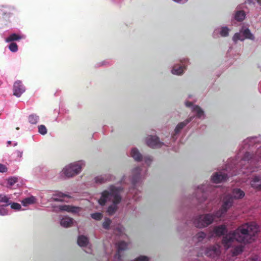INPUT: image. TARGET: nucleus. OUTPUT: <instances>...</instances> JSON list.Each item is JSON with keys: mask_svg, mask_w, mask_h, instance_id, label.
I'll return each mask as SVG.
<instances>
[{"mask_svg": "<svg viewBox=\"0 0 261 261\" xmlns=\"http://www.w3.org/2000/svg\"><path fill=\"white\" fill-rule=\"evenodd\" d=\"M9 199L10 198L6 195L0 194V202L5 203V206L10 205Z\"/></svg>", "mask_w": 261, "mask_h": 261, "instance_id": "obj_30", "label": "nucleus"}, {"mask_svg": "<svg viewBox=\"0 0 261 261\" xmlns=\"http://www.w3.org/2000/svg\"><path fill=\"white\" fill-rule=\"evenodd\" d=\"M147 145L151 148H158L162 145V143L159 141L156 136H150L146 139Z\"/></svg>", "mask_w": 261, "mask_h": 261, "instance_id": "obj_6", "label": "nucleus"}, {"mask_svg": "<svg viewBox=\"0 0 261 261\" xmlns=\"http://www.w3.org/2000/svg\"><path fill=\"white\" fill-rule=\"evenodd\" d=\"M192 117H191L189 119L178 123L175 128V133L176 134H178L181 130V129L184 128V127H185L192 120Z\"/></svg>", "mask_w": 261, "mask_h": 261, "instance_id": "obj_17", "label": "nucleus"}, {"mask_svg": "<svg viewBox=\"0 0 261 261\" xmlns=\"http://www.w3.org/2000/svg\"><path fill=\"white\" fill-rule=\"evenodd\" d=\"M112 178V176L110 175H105V176H97L95 178V182L96 183L102 184L104 183L107 181L111 180Z\"/></svg>", "mask_w": 261, "mask_h": 261, "instance_id": "obj_22", "label": "nucleus"}, {"mask_svg": "<svg viewBox=\"0 0 261 261\" xmlns=\"http://www.w3.org/2000/svg\"><path fill=\"white\" fill-rule=\"evenodd\" d=\"M204 253L208 257H218L221 254L220 246L218 244L210 246L205 249Z\"/></svg>", "mask_w": 261, "mask_h": 261, "instance_id": "obj_4", "label": "nucleus"}, {"mask_svg": "<svg viewBox=\"0 0 261 261\" xmlns=\"http://www.w3.org/2000/svg\"><path fill=\"white\" fill-rule=\"evenodd\" d=\"M9 48L12 52H16L18 50V46L16 43H11L9 46Z\"/></svg>", "mask_w": 261, "mask_h": 261, "instance_id": "obj_38", "label": "nucleus"}, {"mask_svg": "<svg viewBox=\"0 0 261 261\" xmlns=\"http://www.w3.org/2000/svg\"><path fill=\"white\" fill-rule=\"evenodd\" d=\"M38 132L41 135H44L47 133V129L45 125H40L38 126Z\"/></svg>", "mask_w": 261, "mask_h": 261, "instance_id": "obj_37", "label": "nucleus"}, {"mask_svg": "<svg viewBox=\"0 0 261 261\" xmlns=\"http://www.w3.org/2000/svg\"><path fill=\"white\" fill-rule=\"evenodd\" d=\"M39 117L36 114H31L29 117V121L33 124H35L37 123Z\"/></svg>", "mask_w": 261, "mask_h": 261, "instance_id": "obj_29", "label": "nucleus"}, {"mask_svg": "<svg viewBox=\"0 0 261 261\" xmlns=\"http://www.w3.org/2000/svg\"><path fill=\"white\" fill-rule=\"evenodd\" d=\"M249 155H250V154L249 152H246L245 155V158H248Z\"/></svg>", "mask_w": 261, "mask_h": 261, "instance_id": "obj_48", "label": "nucleus"}, {"mask_svg": "<svg viewBox=\"0 0 261 261\" xmlns=\"http://www.w3.org/2000/svg\"><path fill=\"white\" fill-rule=\"evenodd\" d=\"M233 203V198L230 195H227L223 200L221 207L224 212H227L232 205Z\"/></svg>", "mask_w": 261, "mask_h": 261, "instance_id": "obj_10", "label": "nucleus"}, {"mask_svg": "<svg viewBox=\"0 0 261 261\" xmlns=\"http://www.w3.org/2000/svg\"><path fill=\"white\" fill-rule=\"evenodd\" d=\"M131 155L135 159V160L137 161H140L142 159L141 154L136 148H133L132 150Z\"/></svg>", "mask_w": 261, "mask_h": 261, "instance_id": "obj_21", "label": "nucleus"}, {"mask_svg": "<svg viewBox=\"0 0 261 261\" xmlns=\"http://www.w3.org/2000/svg\"><path fill=\"white\" fill-rule=\"evenodd\" d=\"M8 211L6 208L4 207L0 208V215L5 216L8 214Z\"/></svg>", "mask_w": 261, "mask_h": 261, "instance_id": "obj_42", "label": "nucleus"}, {"mask_svg": "<svg viewBox=\"0 0 261 261\" xmlns=\"http://www.w3.org/2000/svg\"><path fill=\"white\" fill-rule=\"evenodd\" d=\"M7 171V167L5 165L0 164V172H5Z\"/></svg>", "mask_w": 261, "mask_h": 261, "instance_id": "obj_44", "label": "nucleus"}, {"mask_svg": "<svg viewBox=\"0 0 261 261\" xmlns=\"http://www.w3.org/2000/svg\"><path fill=\"white\" fill-rule=\"evenodd\" d=\"M77 242L80 246L85 247L88 244V239L84 236H80L78 237Z\"/></svg>", "mask_w": 261, "mask_h": 261, "instance_id": "obj_19", "label": "nucleus"}, {"mask_svg": "<svg viewBox=\"0 0 261 261\" xmlns=\"http://www.w3.org/2000/svg\"><path fill=\"white\" fill-rule=\"evenodd\" d=\"M140 172H141V168L139 167L135 168L133 170V173L135 175L133 177L132 182L134 185L136 184L137 182L138 179H139V175L140 174Z\"/></svg>", "mask_w": 261, "mask_h": 261, "instance_id": "obj_20", "label": "nucleus"}, {"mask_svg": "<svg viewBox=\"0 0 261 261\" xmlns=\"http://www.w3.org/2000/svg\"><path fill=\"white\" fill-rule=\"evenodd\" d=\"M245 13L244 11H238L235 14L234 18L238 21H242L245 18Z\"/></svg>", "mask_w": 261, "mask_h": 261, "instance_id": "obj_23", "label": "nucleus"}, {"mask_svg": "<svg viewBox=\"0 0 261 261\" xmlns=\"http://www.w3.org/2000/svg\"><path fill=\"white\" fill-rule=\"evenodd\" d=\"M184 72V67L174 66L172 70V73L174 74L179 75Z\"/></svg>", "mask_w": 261, "mask_h": 261, "instance_id": "obj_25", "label": "nucleus"}, {"mask_svg": "<svg viewBox=\"0 0 261 261\" xmlns=\"http://www.w3.org/2000/svg\"><path fill=\"white\" fill-rule=\"evenodd\" d=\"M227 231V227L225 225L216 226L214 227L213 230L214 234L218 237L223 236Z\"/></svg>", "mask_w": 261, "mask_h": 261, "instance_id": "obj_12", "label": "nucleus"}, {"mask_svg": "<svg viewBox=\"0 0 261 261\" xmlns=\"http://www.w3.org/2000/svg\"><path fill=\"white\" fill-rule=\"evenodd\" d=\"M11 204V207L12 209L15 210H19L21 209V205L18 203L16 202H13V203H10Z\"/></svg>", "mask_w": 261, "mask_h": 261, "instance_id": "obj_39", "label": "nucleus"}, {"mask_svg": "<svg viewBox=\"0 0 261 261\" xmlns=\"http://www.w3.org/2000/svg\"><path fill=\"white\" fill-rule=\"evenodd\" d=\"M11 143H12V142L11 141H8L7 142V144H8L7 146H8L9 145H11Z\"/></svg>", "mask_w": 261, "mask_h": 261, "instance_id": "obj_49", "label": "nucleus"}, {"mask_svg": "<svg viewBox=\"0 0 261 261\" xmlns=\"http://www.w3.org/2000/svg\"><path fill=\"white\" fill-rule=\"evenodd\" d=\"M186 105L188 107H190L192 106V103L191 102L188 101L186 103Z\"/></svg>", "mask_w": 261, "mask_h": 261, "instance_id": "obj_46", "label": "nucleus"}, {"mask_svg": "<svg viewBox=\"0 0 261 261\" xmlns=\"http://www.w3.org/2000/svg\"><path fill=\"white\" fill-rule=\"evenodd\" d=\"M251 186L258 190H261V179L258 176H255L251 181Z\"/></svg>", "mask_w": 261, "mask_h": 261, "instance_id": "obj_15", "label": "nucleus"}, {"mask_svg": "<svg viewBox=\"0 0 261 261\" xmlns=\"http://www.w3.org/2000/svg\"><path fill=\"white\" fill-rule=\"evenodd\" d=\"M193 111L196 113V116L198 118H201L202 116L204 115L203 111L198 106L194 107Z\"/></svg>", "mask_w": 261, "mask_h": 261, "instance_id": "obj_26", "label": "nucleus"}, {"mask_svg": "<svg viewBox=\"0 0 261 261\" xmlns=\"http://www.w3.org/2000/svg\"><path fill=\"white\" fill-rule=\"evenodd\" d=\"M59 208L61 211H66L68 213L72 214H76L79 213L81 208L77 206H74L69 205H62L59 206Z\"/></svg>", "mask_w": 261, "mask_h": 261, "instance_id": "obj_8", "label": "nucleus"}, {"mask_svg": "<svg viewBox=\"0 0 261 261\" xmlns=\"http://www.w3.org/2000/svg\"><path fill=\"white\" fill-rule=\"evenodd\" d=\"M34 202L35 198L33 196L25 198L22 201V203L24 206H27L28 204H33Z\"/></svg>", "mask_w": 261, "mask_h": 261, "instance_id": "obj_27", "label": "nucleus"}, {"mask_svg": "<svg viewBox=\"0 0 261 261\" xmlns=\"http://www.w3.org/2000/svg\"><path fill=\"white\" fill-rule=\"evenodd\" d=\"M206 237V234L203 232H199L196 234L194 239H196L197 242H201Z\"/></svg>", "mask_w": 261, "mask_h": 261, "instance_id": "obj_31", "label": "nucleus"}, {"mask_svg": "<svg viewBox=\"0 0 261 261\" xmlns=\"http://www.w3.org/2000/svg\"><path fill=\"white\" fill-rule=\"evenodd\" d=\"M258 231V228L255 224L247 223L224 236L222 243L226 249L232 248L230 251L232 256H237L243 252L246 244L255 240Z\"/></svg>", "mask_w": 261, "mask_h": 261, "instance_id": "obj_1", "label": "nucleus"}, {"mask_svg": "<svg viewBox=\"0 0 261 261\" xmlns=\"http://www.w3.org/2000/svg\"><path fill=\"white\" fill-rule=\"evenodd\" d=\"M241 33H242L244 38H241L240 33H237L232 37V40L234 42H237L238 40L243 41L244 39H249L252 40H254L255 39L254 36L248 28L241 31Z\"/></svg>", "mask_w": 261, "mask_h": 261, "instance_id": "obj_5", "label": "nucleus"}, {"mask_svg": "<svg viewBox=\"0 0 261 261\" xmlns=\"http://www.w3.org/2000/svg\"><path fill=\"white\" fill-rule=\"evenodd\" d=\"M91 217L92 219L96 220H100L102 218V215L100 213H95L91 215Z\"/></svg>", "mask_w": 261, "mask_h": 261, "instance_id": "obj_35", "label": "nucleus"}, {"mask_svg": "<svg viewBox=\"0 0 261 261\" xmlns=\"http://www.w3.org/2000/svg\"><path fill=\"white\" fill-rule=\"evenodd\" d=\"M15 153L16 154V155L18 157H19V158L22 157V151L17 150L15 152Z\"/></svg>", "mask_w": 261, "mask_h": 261, "instance_id": "obj_45", "label": "nucleus"}, {"mask_svg": "<svg viewBox=\"0 0 261 261\" xmlns=\"http://www.w3.org/2000/svg\"><path fill=\"white\" fill-rule=\"evenodd\" d=\"M8 184L10 186H13L17 182V178L16 177L10 178L8 179Z\"/></svg>", "mask_w": 261, "mask_h": 261, "instance_id": "obj_40", "label": "nucleus"}, {"mask_svg": "<svg viewBox=\"0 0 261 261\" xmlns=\"http://www.w3.org/2000/svg\"><path fill=\"white\" fill-rule=\"evenodd\" d=\"M127 244L124 241H120L117 244L118 252L116 254V256L118 257H120V252L121 251L125 250L127 249Z\"/></svg>", "mask_w": 261, "mask_h": 261, "instance_id": "obj_18", "label": "nucleus"}, {"mask_svg": "<svg viewBox=\"0 0 261 261\" xmlns=\"http://www.w3.org/2000/svg\"><path fill=\"white\" fill-rule=\"evenodd\" d=\"M82 170V163L77 162L66 166L63 170L65 175L68 177H72L79 174Z\"/></svg>", "mask_w": 261, "mask_h": 261, "instance_id": "obj_3", "label": "nucleus"}, {"mask_svg": "<svg viewBox=\"0 0 261 261\" xmlns=\"http://www.w3.org/2000/svg\"><path fill=\"white\" fill-rule=\"evenodd\" d=\"M110 195L111 193L110 192L105 190L103 191L101 193V196L100 198L98 200V203L101 205H105L106 202L108 200H110Z\"/></svg>", "mask_w": 261, "mask_h": 261, "instance_id": "obj_13", "label": "nucleus"}, {"mask_svg": "<svg viewBox=\"0 0 261 261\" xmlns=\"http://www.w3.org/2000/svg\"><path fill=\"white\" fill-rule=\"evenodd\" d=\"M111 223V220L109 218H106L105 221L102 223V226L105 229H109Z\"/></svg>", "mask_w": 261, "mask_h": 261, "instance_id": "obj_36", "label": "nucleus"}, {"mask_svg": "<svg viewBox=\"0 0 261 261\" xmlns=\"http://www.w3.org/2000/svg\"><path fill=\"white\" fill-rule=\"evenodd\" d=\"M229 29L227 27H222L221 29V31H220V35L222 37H226L228 35L229 33Z\"/></svg>", "mask_w": 261, "mask_h": 261, "instance_id": "obj_34", "label": "nucleus"}, {"mask_svg": "<svg viewBox=\"0 0 261 261\" xmlns=\"http://www.w3.org/2000/svg\"><path fill=\"white\" fill-rule=\"evenodd\" d=\"M252 261H257V259L256 258H252Z\"/></svg>", "mask_w": 261, "mask_h": 261, "instance_id": "obj_52", "label": "nucleus"}, {"mask_svg": "<svg viewBox=\"0 0 261 261\" xmlns=\"http://www.w3.org/2000/svg\"><path fill=\"white\" fill-rule=\"evenodd\" d=\"M214 220V217L212 214L201 215L194 219V224L196 227H205L212 224Z\"/></svg>", "mask_w": 261, "mask_h": 261, "instance_id": "obj_2", "label": "nucleus"}, {"mask_svg": "<svg viewBox=\"0 0 261 261\" xmlns=\"http://www.w3.org/2000/svg\"><path fill=\"white\" fill-rule=\"evenodd\" d=\"M228 176L225 173H216L212 177V180L216 184L226 180Z\"/></svg>", "mask_w": 261, "mask_h": 261, "instance_id": "obj_11", "label": "nucleus"}, {"mask_svg": "<svg viewBox=\"0 0 261 261\" xmlns=\"http://www.w3.org/2000/svg\"><path fill=\"white\" fill-rule=\"evenodd\" d=\"M175 2H181L182 0H173Z\"/></svg>", "mask_w": 261, "mask_h": 261, "instance_id": "obj_51", "label": "nucleus"}, {"mask_svg": "<svg viewBox=\"0 0 261 261\" xmlns=\"http://www.w3.org/2000/svg\"><path fill=\"white\" fill-rule=\"evenodd\" d=\"M19 129V127H17V128H16V129H17V130H18Z\"/></svg>", "mask_w": 261, "mask_h": 261, "instance_id": "obj_53", "label": "nucleus"}, {"mask_svg": "<svg viewBox=\"0 0 261 261\" xmlns=\"http://www.w3.org/2000/svg\"><path fill=\"white\" fill-rule=\"evenodd\" d=\"M255 156H257L258 159H257L258 162H260L261 163V148L258 149L256 152ZM256 158V156H255Z\"/></svg>", "mask_w": 261, "mask_h": 261, "instance_id": "obj_43", "label": "nucleus"}, {"mask_svg": "<svg viewBox=\"0 0 261 261\" xmlns=\"http://www.w3.org/2000/svg\"><path fill=\"white\" fill-rule=\"evenodd\" d=\"M73 221V219L72 218L69 217H65L61 219L60 224L61 226L64 227H69L72 225Z\"/></svg>", "mask_w": 261, "mask_h": 261, "instance_id": "obj_16", "label": "nucleus"}, {"mask_svg": "<svg viewBox=\"0 0 261 261\" xmlns=\"http://www.w3.org/2000/svg\"><path fill=\"white\" fill-rule=\"evenodd\" d=\"M133 261H149L148 258L145 256H140Z\"/></svg>", "mask_w": 261, "mask_h": 261, "instance_id": "obj_41", "label": "nucleus"}, {"mask_svg": "<svg viewBox=\"0 0 261 261\" xmlns=\"http://www.w3.org/2000/svg\"><path fill=\"white\" fill-rule=\"evenodd\" d=\"M256 2H257V3L259 5H261V0H256Z\"/></svg>", "mask_w": 261, "mask_h": 261, "instance_id": "obj_50", "label": "nucleus"}, {"mask_svg": "<svg viewBox=\"0 0 261 261\" xmlns=\"http://www.w3.org/2000/svg\"><path fill=\"white\" fill-rule=\"evenodd\" d=\"M117 208L118 207L116 205H111L108 207L107 212L109 215H112L116 212Z\"/></svg>", "mask_w": 261, "mask_h": 261, "instance_id": "obj_32", "label": "nucleus"}, {"mask_svg": "<svg viewBox=\"0 0 261 261\" xmlns=\"http://www.w3.org/2000/svg\"><path fill=\"white\" fill-rule=\"evenodd\" d=\"M25 91V89L22 83L20 81L14 83L13 86V94L17 97H20Z\"/></svg>", "mask_w": 261, "mask_h": 261, "instance_id": "obj_7", "label": "nucleus"}, {"mask_svg": "<svg viewBox=\"0 0 261 261\" xmlns=\"http://www.w3.org/2000/svg\"><path fill=\"white\" fill-rule=\"evenodd\" d=\"M230 195L232 197L233 200L241 199L244 196L245 193L240 189H234L232 192V194Z\"/></svg>", "mask_w": 261, "mask_h": 261, "instance_id": "obj_14", "label": "nucleus"}, {"mask_svg": "<svg viewBox=\"0 0 261 261\" xmlns=\"http://www.w3.org/2000/svg\"><path fill=\"white\" fill-rule=\"evenodd\" d=\"M151 161L152 160L150 158H148L145 160V162L147 164H149L151 162Z\"/></svg>", "mask_w": 261, "mask_h": 261, "instance_id": "obj_47", "label": "nucleus"}, {"mask_svg": "<svg viewBox=\"0 0 261 261\" xmlns=\"http://www.w3.org/2000/svg\"><path fill=\"white\" fill-rule=\"evenodd\" d=\"M65 197H69L67 195L64 194L62 193H59L57 195H55L52 197V199L55 201H62L63 200L61 199L62 198Z\"/></svg>", "mask_w": 261, "mask_h": 261, "instance_id": "obj_28", "label": "nucleus"}, {"mask_svg": "<svg viewBox=\"0 0 261 261\" xmlns=\"http://www.w3.org/2000/svg\"><path fill=\"white\" fill-rule=\"evenodd\" d=\"M110 199L113 198V202L114 204L116 205L120 203L121 200V197L119 193V192L117 189L115 187H112L111 189Z\"/></svg>", "mask_w": 261, "mask_h": 261, "instance_id": "obj_9", "label": "nucleus"}, {"mask_svg": "<svg viewBox=\"0 0 261 261\" xmlns=\"http://www.w3.org/2000/svg\"><path fill=\"white\" fill-rule=\"evenodd\" d=\"M22 37L15 33L11 34L8 38H6V41L7 42H12L13 41H17L21 39Z\"/></svg>", "mask_w": 261, "mask_h": 261, "instance_id": "obj_24", "label": "nucleus"}, {"mask_svg": "<svg viewBox=\"0 0 261 261\" xmlns=\"http://www.w3.org/2000/svg\"><path fill=\"white\" fill-rule=\"evenodd\" d=\"M226 213V212L223 211V208L221 207L219 211H217L214 215H213L214 218L216 217L219 218L223 217Z\"/></svg>", "mask_w": 261, "mask_h": 261, "instance_id": "obj_33", "label": "nucleus"}]
</instances>
